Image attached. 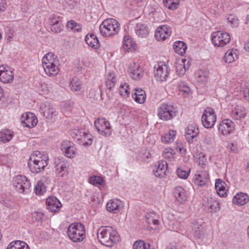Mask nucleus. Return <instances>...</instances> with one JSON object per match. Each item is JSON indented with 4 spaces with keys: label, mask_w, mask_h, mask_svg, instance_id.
Listing matches in <instances>:
<instances>
[{
    "label": "nucleus",
    "mask_w": 249,
    "mask_h": 249,
    "mask_svg": "<svg viewBox=\"0 0 249 249\" xmlns=\"http://www.w3.org/2000/svg\"><path fill=\"white\" fill-rule=\"evenodd\" d=\"M49 157L45 153L38 151L33 152L29 159L28 166L30 171L37 174L43 171L49 163Z\"/></svg>",
    "instance_id": "nucleus-1"
},
{
    "label": "nucleus",
    "mask_w": 249,
    "mask_h": 249,
    "mask_svg": "<svg viewBox=\"0 0 249 249\" xmlns=\"http://www.w3.org/2000/svg\"><path fill=\"white\" fill-rule=\"evenodd\" d=\"M42 64L45 73L50 77L56 75L60 71L57 56L53 53H46L42 58Z\"/></svg>",
    "instance_id": "nucleus-2"
},
{
    "label": "nucleus",
    "mask_w": 249,
    "mask_h": 249,
    "mask_svg": "<svg viewBox=\"0 0 249 249\" xmlns=\"http://www.w3.org/2000/svg\"><path fill=\"white\" fill-rule=\"evenodd\" d=\"M97 238L101 244L107 247H112L119 241L117 232L109 226L100 227L97 231Z\"/></svg>",
    "instance_id": "nucleus-3"
},
{
    "label": "nucleus",
    "mask_w": 249,
    "mask_h": 249,
    "mask_svg": "<svg viewBox=\"0 0 249 249\" xmlns=\"http://www.w3.org/2000/svg\"><path fill=\"white\" fill-rule=\"evenodd\" d=\"M101 35L105 37L114 36L120 30L119 22L114 18H107L104 20L99 27Z\"/></svg>",
    "instance_id": "nucleus-4"
},
{
    "label": "nucleus",
    "mask_w": 249,
    "mask_h": 249,
    "mask_svg": "<svg viewBox=\"0 0 249 249\" xmlns=\"http://www.w3.org/2000/svg\"><path fill=\"white\" fill-rule=\"evenodd\" d=\"M67 234L69 239L73 242H80L86 237L85 227L80 223H71L68 228Z\"/></svg>",
    "instance_id": "nucleus-5"
},
{
    "label": "nucleus",
    "mask_w": 249,
    "mask_h": 249,
    "mask_svg": "<svg viewBox=\"0 0 249 249\" xmlns=\"http://www.w3.org/2000/svg\"><path fill=\"white\" fill-rule=\"evenodd\" d=\"M177 113V109L173 105L167 103L161 104L157 109V116L162 121L172 120L176 116Z\"/></svg>",
    "instance_id": "nucleus-6"
},
{
    "label": "nucleus",
    "mask_w": 249,
    "mask_h": 249,
    "mask_svg": "<svg viewBox=\"0 0 249 249\" xmlns=\"http://www.w3.org/2000/svg\"><path fill=\"white\" fill-rule=\"evenodd\" d=\"M12 185L16 191L19 193H27L31 187V182L28 178L23 175H17L13 177Z\"/></svg>",
    "instance_id": "nucleus-7"
},
{
    "label": "nucleus",
    "mask_w": 249,
    "mask_h": 249,
    "mask_svg": "<svg viewBox=\"0 0 249 249\" xmlns=\"http://www.w3.org/2000/svg\"><path fill=\"white\" fill-rule=\"evenodd\" d=\"M211 38L213 44L217 47L226 46L230 42L231 39L230 35L227 32L222 31L213 32Z\"/></svg>",
    "instance_id": "nucleus-8"
},
{
    "label": "nucleus",
    "mask_w": 249,
    "mask_h": 249,
    "mask_svg": "<svg viewBox=\"0 0 249 249\" xmlns=\"http://www.w3.org/2000/svg\"><path fill=\"white\" fill-rule=\"evenodd\" d=\"M216 120V114L213 108L207 107L204 109L201 117V122L205 128H212L214 125Z\"/></svg>",
    "instance_id": "nucleus-9"
},
{
    "label": "nucleus",
    "mask_w": 249,
    "mask_h": 249,
    "mask_svg": "<svg viewBox=\"0 0 249 249\" xmlns=\"http://www.w3.org/2000/svg\"><path fill=\"white\" fill-rule=\"evenodd\" d=\"M54 165L55 173L57 177L63 178L68 175L70 163L67 160L63 157L56 158Z\"/></svg>",
    "instance_id": "nucleus-10"
},
{
    "label": "nucleus",
    "mask_w": 249,
    "mask_h": 249,
    "mask_svg": "<svg viewBox=\"0 0 249 249\" xmlns=\"http://www.w3.org/2000/svg\"><path fill=\"white\" fill-rule=\"evenodd\" d=\"M95 127L98 133L103 136H109L112 133L110 122L105 118H100L94 121Z\"/></svg>",
    "instance_id": "nucleus-11"
},
{
    "label": "nucleus",
    "mask_w": 249,
    "mask_h": 249,
    "mask_svg": "<svg viewBox=\"0 0 249 249\" xmlns=\"http://www.w3.org/2000/svg\"><path fill=\"white\" fill-rule=\"evenodd\" d=\"M154 76L157 81H166L170 74V69L169 66L162 63H159L154 67Z\"/></svg>",
    "instance_id": "nucleus-12"
},
{
    "label": "nucleus",
    "mask_w": 249,
    "mask_h": 249,
    "mask_svg": "<svg viewBox=\"0 0 249 249\" xmlns=\"http://www.w3.org/2000/svg\"><path fill=\"white\" fill-rule=\"evenodd\" d=\"M40 112L49 121H53L57 114L54 106L48 102L40 104Z\"/></svg>",
    "instance_id": "nucleus-13"
},
{
    "label": "nucleus",
    "mask_w": 249,
    "mask_h": 249,
    "mask_svg": "<svg viewBox=\"0 0 249 249\" xmlns=\"http://www.w3.org/2000/svg\"><path fill=\"white\" fill-rule=\"evenodd\" d=\"M203 209L207 213H213L218 211L220 209L219 200L214 197L208 198L203 204Z\"/></svg>",
    "instance_id": "nucleus-14"
},
{
    "label": "nucleus",
    "mask_w": 249,
    "mask_h": 249,
    "mask_svg": "<svg viewBox=\"0 0 249 249\" xmlns=\"http://www.w3.org/2000/svg\"><path fill=\"white\" fill-rule=\"evenodd\" d=\"M60 149L64 155L68 158L72 159L76 156L77 149L73 143L69 141H63L61 142Z\"/></svg>",
    "instance_id": "nucleus-15"
},
{
    "label": "nucleus",
    "mask_w": 249,
    "mask_h": 249,
    "mask_svg": "<svg viewBox=\"0 0 249 249\" xmlns=\"http://www.w3.org/2000/svg\"><path fill=\"white\" fill-rule=\"evenodd\" d=\"M14 74L13 70L8 66H0V81L7 84L11 83L14 80Z\"/></svg>",
    "instance_id": "nucleus-16"
},
{
    "label": "nucleus",
    "mask_w": 249,
    "mask_h": 249,
    "mask_svg": "<svg viewBox=\"0 0 249 249\" xmlns=\"http://www.w3.org/2000/svg\"><path fill=\"white\" fill-rule=\"evenodd\" d=\"M235 129L234 123L230 119L223 120L219 124L218 129L219 133L223 136H228L231 134Z\"/></svg>",
    "instance_id": "nucleus-17"
},
{
    "label": "nucleus",
    "mask_w": 249,
    "mask_h": 249,
    "mask_svg": "<svg viewBox=\"0 0 249 249\" xmlns=\"http://www.w3.org/2000/svg\"><path fill=\"white\" fill-rule=\"evenodd\" d=\"M20 122L23 126L27 128L34 127L37 124V119L36 115L31 112L23 113L20 118Z\"/></svg>",
    "instance_id": "nucleus-18"
},
{
    "label": "nucleus",
    "mask_w": 249,
    "mask_h": 249,
    "mask_svg": "<svg viewBox=\"0 0 249 249\" xmlns=\"http://www.w3.org/2000/svg\"><path fill=\"white\" fill-rule=\"evenodd\" d=\"M92 135L88 131H77L75 139L78 143L85 146H89L92 143Z\"/></svg>",
    "instance_id": "nucleus-19"
},
{
    "label": "nucleus",
    "mask_w": 249,
    "mask_h": 249,
    "mask_svg": "<svg viewBox=\"0 0 249 249\" xmlns=\"http://www.w3.org/2000/svg\"><path fill=\"white\" fill-rule=\"evenodd\" d=\"M172 31L170 27L167 25H162L157 27L155 37L157 41H164L171 35Z\"/></svg>",
    "instance_id": "nucleus-20"
},
{
    "label": "nucleus",
    "mask_w": 249,
    "mask_h": 249,
    "mask_svg": "<svg viewBox=\"0 0 249 249\" xmlns=\"http://www.w3.org/2000/svg\"><path fill=\"white\" fill-rule=\"evenodd\" d=\"M130 77L134 80H139L143 75V70L139 63L130 62L128 69Z\"/></svg>",
    "instance_id": "nucleus-21"
},
{
    "label": "nucleus",
    "mask_w": 249,
    "mask_h": 249,
    "mask_svg": "<svg viewBox=\"0 0 249 249\" xmlns=\"http://www.w3.org/2000/svg\"><path fill=\"white\" fill-rule=\"evenodd\" d=\"M124 206L123 201L117 198L110 199L106 204L107 210L113 213L120 212L123 209Z\"/></svg>",
    "instance_id": "nucleus-22"
},
{
    "label": "nucleus",
    "mask_w": 249,
    "mask_h": 249,
    "mask_svg": "<svg viewBox=\"0 0 249 249\" xmlns=\"http://www.w3.org/2000/svg\"><path fill=\"white\" fill-rule=\"evenodd\" d=\"M194 179L195 184L198 186H202L207 183L209 180V174L205 170H197L195 174Z\"/></svg>",
    "instance_id": "nucleus-23"
},
{
    "label": "nucleus",
    "mask_w": 249,
    "mask_h": 249,
    "mask_svg": "<svg viewBox=\"0 0 249 249\" xmlns=\"http://www.w3.org/2000/svg\"><path fill=\"white\" fill-rule=\"evenodd\" d=\"M199 129L194 123L189 124L185 129L186 139L189 142H193L194 139L199 134Z\"/></svg>",
    "instance_id": "nucleus-24"
},
{
    "label": "nucleus",
    "mask_w": 249,
    "mask_h": 249,
    "mask_svg": "<svg viewBox=\"0 0 249 249\" xmlns=\"http://www.w3.org/2000/svg\"><path fill=\"white\" fill-rule=\"evenodd\" d=\"M46 204L47 209L52 213L59 211L62 207L60 201L54 196L48 197L46 201Z\"/></svg>",
    "instance_id": "nucleus-25"
},
{
    "label": "nucleus",
    "mask_w": 249,
    "mask_h": 249,
    "mask_svg": "<svg viewBox=\"0 0 249 249\" xmlns=\"http://www.w3.org/2000/svg\"><path fill=\"white\" fill-rule=\"evenodd\" d=\"M122 49L127 53L133 52L136 50V44L131 36L128 35L124 36Z\"/></svg>",
    "instance_id": "nucleus-26"
},
{
    "label": "nucleus",
    "mask_w": 249,
    "mask_h": 249,
    "mask_svg": "<svg viewBox=\"0 0 249 249\" xmlns=\"http://www.w3.org/2000/svg\"><path fill=\"white\" fill-rule=\"evenodd\" d=\"M167 171V163L165 161H159L156 162L153 169V173L155 176L163 178Z\"/></svg>",
    "instance_id": "nucleus-27"
},
{
    "label": "nucleus",
    "mask_w": 249,
    "mask_h": 249,
    "mask_svg": "<svg viewBox=\"0 0 249 249\" xmlns=\"http://www.w3.org/2000/svg\"><path fill=\"white\" fill-rule=\"evenodd\" d=\"M215 188L217 194L220 197H226L228 190L227 184L221 179H217L215 182Z\"/></svg>",
    "instance_id": "nucleus-28"
},
{
    "label": "nucleus",
    "mask_w": 249,
    "mask_h": 249,
    "mask_svg": "<svg viewBox=\"0 0 249 249\" xmlns=\"http://www.w3.org/2000/svg\"><path fill=\"white\" fill-rule=\"evenodd\" d=\"M246 115V109L241 106H236L232 109L231 112V117L234 120H237L244 119Z\"/></svg>",
    "instance_id": "nucleus-29"
},
{
    "label": "nucleus",
    "mask_w": 249,
    "mask_h": 249,
    "mask_svg": "<svg viewBox=\"0 0 249 249\" xmlns=\"http://www.w3.org/2000/svg\"><path fill=\"white\" fill-rule=\"evenodd\" d=\"M209 72L206 71L199 70L195 73V79L198 86L204 85L208 81Z\"/></svg>",
    "instance_id": "nucleus-30"
},
{
    "label": "nucleus",
    "mask_w": 249,
    "mask_h": 249,
    "mask_svg": "<svg viewBox=\"0 0 249 249\" xmlns=\"http://www.w3.org/2000/svg\"><path fill=\"white\" fill-rule=\"evenodd\" d=\"M146 97L145 91L141 88L135 89L132 93V98L139 104H143L145 101Z\"/></svg>",
    "instance_id": "nucleus-31"
},
{
    "label": "nucleus",
    "mask_w": 249,
    "mask_h": 249,
    "mask_svg": "<svg viewBox=\"0 0 249 249\" xmlns=\"http://www.w3.org/2000/svg\"><path fill=\"white\" fill-rule=\"evenodd\" d=\"M249 201V196L246 194L240 192L235 195L232 198V203L236 205L242 206L247 203Z\"/></svg>",
    "instance_id": "nucleus-32"
},
{
    "label": "nucleus",
    "mask_w": 249,
    "mask_h": 249,
    "mask_svg": "<svg viewBox=\"0 0 249 249\" xmlns=\"http://www.w3.org/2000/svg\"><path fill=\"white\" fill-rule=\"evenodd\" d=\"M174 196L177 200L182 203L187 199V195L185 190L181 186H177L174 189Z\"/></svg>",
    "instance_id": "nucleus-33"
},
{
    "label": "nucleus",
    "mask_w": 249,
    "mask_h": 249,
    "mask_svg": "<svg viewBox=\"0 0 249 249\" xmlns=\"http://www.w3.org/2000/svg\"><path fill=\"white\" fill-rule=\"evenodd\" d=\"M134 30L136 35L141 38L146 37L149 32L147 25L142 23H137L134 28Z\"/></svg>",
    "instance_id": "nucleus-34"
},
{
    "label": "nucleus",
    "mask_w": 249,
    "mask_h": 249,
    "mask_svg": "<svg viewBox=\"0 0 249 249\" xmlns=\"http://www.w3.org/2000/svg\"><path fill=\"white\" fill-rule=\"evenodd\" d=\"M85 41L88 45L93 49H97L100 46L97 36L93 34H88L85 37Z\"/></svg>",
    "instance_id": "nucleus-35"
},
{
    "label": "nucleus",
    "mask_w": 249,
    "mask_h": 249,
    "mask_svg": "<svg viewBox=\"0 0 249 249\" xmlns=\"http://www.w3.org/2000/svg\"><path fill=\"white\" fill-rule=\"evenodd\" d=\"M177 131L174 130H169L167 132L161 135V142L165 144L172 143L176 138Z\"/></svg>",
    "instance_id": "nucleus-36"
},
{
    "label": "nucleus",
    "mask_w": 249,
    "mask_h": 249,
    "mask_svg": "<svg viewBox=\"0 0 249 249\" xmlns=\"http://www.w3.org/2000/svg\"><path fill=\"white\" fill-rule=\"evenodd\" d=\"M238 58L237 51L236 49H230L225 53L223 60L226 63H231Z\"/></svg>",
    "instance_id": "nucleus-37"
},
{
    "label": "nucleus",
    "mask_w": 249,
    "mask_h": 249,
    "mask_svg": "<svg viewBox=\"0 0 249 249\" xmlns=\"http://www.w3.org/2000/svg\"><path fill=\"white\" fill-rule=\"evenodd\" d=\"M146 221L147 224L151 227L152 229H155L159 225V216L155 213L152 212L147 213L145 215Z\"/></svg>",
    "instance_id": "nucleus-38"
},
{
    "label": "nucleus",
    "mask_w": 249,
    "mask_h": 249,
    "mask_svg": "<svg viewBox=\"0 0 249 249\" xmlns=\"http://www.w3.org/2000/svg\"><path fill=\"white\" fill-rule=\"evenodd\" d=\"M173 48L177 53L183 55L186 53L187 45L182 41H177L174 43Z\"/></svg>",
    "instance_id": "nucleus-39"
},
{
    "label": "nucleus",
    "mask_w": 249,
    "mask_h": 249,
    "mask_svg": "<svg viewBox=\"0 0 249 249\" xmlns=\"http://www.w3.org/2000/svg\"><path fill=\"white\" fill-rule=\"evenodd\" d=\"M6 249H30V248L25 242L16 240L9 244Z\"/></svg>",
    "instance_id": "nucleus-40"
},
{
    "label": "nucleus",
    "mask_w": 249,
    "mask_h": 249,
    "mask_svg": "<svg viewBox=\"0 0 249 249\" xmlns=\"http://www.w3.org/2000/svg\"><path fill=\"white\" fill-rule=\"evenodd\" d=\"M14 136V132L10 129H3L0 131V141L3 143L9 142Z\"/></svg>",
    "instance_id": "nucleus-41"
},
{
    "label": "nucleus",
    "mask_w": 249,
    "mask_h": 249,
    "mask_svg": "<svg viewBox=\"0 0 249 249\" xmlns=\"http://www.w3.org/2000/svg\"><path fill=\"white\" fill-rule=\"evenodd\" d=\"M186 60L185 59H179L177 61L176 63V70L178 75L182 76L184 74L186 71L185 63Z\"/></svg>",
    "instance_id": "nucleus-42"
},
{
    "label": "nucleus",
    "mask_w": 249,
    "mask_h": 249,
    "mask_svg": "<svg viewBox=\"0 0 249 249\" xmlns=\"http://www.w3.org/2000/svg\"><path fill=\"white\" fill-rule=\"evenodd\" d=\"M117 82V76L113 72H109L106 79V85L107 89H112L113 88Z\"/></svg>",
    "instance_id": "nucleus-43"
},
{
    "label": "nucleus",
    "mask_w": 249,
    "mask_h": 249,
    "mask_svg": "<svg viewBox=\"0 0 249 249\" xmlns=\"http://www.w3.org/2000/svg\"><path fill=\"white\" fill-rule=\"evenodd\" d=\"M193 233L195 238L200 239L203 235L204 231L201 225L194 223L192 226Z\"/></svg>",
    "instance_id": "nucleus-44"
},
{
    "label": "nucleus",
    "mask_w": 249,
    "mask_h": 249,
    "mask_svg": "<svg viewBox=\"0 0 249 249\" xmlns=\"http://www.w3.org/2000/svg\"><path fill=\"white\" fill-rule=\"evenodd\" d=\"M202 138L204 143L211 145L214 141V134L212 132H205L203 134Z\"/></svg>",
    "instance_id": "nucleus-45"
},
{
    "label": "nucleus",
    "mask_w": 249,
    "mask_h": 249,
    "mask_svg": "<svg viewBox=\"0 0 249 249\" xmlns=\"http://www.w3.org/2000/svg\"><path fill=\"white\" fill-rule=\"evenodd\" d=\"M179 0H163L164 5L169 10L174 11L179 6Z\"/></svg>",
    "instance_id": "nucleus-46"
},
{
    "label": "nucleus",
    "mask_w": 249,
    "mask_h": 249,
    "mask_svg": "<svg viewBox=\"0 0 249 249\" xmlns=\"http://www.w3.org/2000/svg\"><path fill=\"white\" fill-rule=\"evenodd\" d=\"M66 26L68 30L73 32H80L82 31V26L73 20L68 21Z\"/></svg>",
    "instance_id": "nucleus-47"
},
{
    "label": "nucleus",
    "mask_w": 249,
    "mask_h": 249,
    "mask_svg": "<svg viewBox=\"0 0 249 249\" xmlns=\"http://www.w3.org/2000/svg\"><path fill=\"white\" fill-rule=\"evenodd\" d=\"M119 93L123 97H128L130 93L129 85L126 83L121 84L119 87Z\"/></svg>",
    "instance_id": "nucleus-48"
},
{
    "label": "nucleus",
    "mask_w": 249,
    "mask_h": 249,
    "mask_svg": "<svg viewBox=\"0 0 249 249\" xmlns=\"http://www.w3.org/2000/svg\"><path fill=\"white\" fill-rule=\"evenodd\" d=\"M89 182L90 184L97 186H104L105 185V181L103 178L97 176H92L89 178Z\"/></svg>",
    "instance_id": "nucleus-49"
},
{
    "label": "nucleus",
    "mask_w": 249,
    "mask_h": 249,
    "mask_svg": "<svg viewBox=\"0 0 249 249\" xmlns=\"http://www.w3.org/2000/svg\"><path fill=\"white\" fill-rule=\"evenodd\" d=\"M62 23V17L60 16L58 14H52L50 15L49 18L50 25L55 24H59Z\"/></svg>",
    "instance_id": "nucleus-50"
},
{
    "label": "nucleus",
    "mask_w": 249,
    "mask_h": 249,
    "mask_svg": "<svg viewBox=\"0 0 249 249\" xmlns=\"http://www.w3.org/2000/svg\"><path fill=\"white\" fill-rule=\"evenodd\" d=\"M196 162L198 163V166L202 168L203 170L206 168L207 160L206 156L202 153H200L197 155Z\"/></svg>",
    "instance_id": "nucleus-51"
},
{
    "label": "nucleus",
    "mask_w": 249,
    "mask_h": 249,
    "mask_svg": "<svg viewBox=\"0 0 249 249\" xmlns=\"http://www.w3.org/2000/svg\"><path fill=\"white\" fill-rule=\"evenodd\" d=\"M34 191L37 195H42L46 191V187L41 181H38L35 186Z\"/></svg>",
    "instance_id": "nucleus-52"
},
{
    "label": "nucleus",
    "mask_w": 249,
    "mask_h": 249,
    "mask_svg": "<svg viewBox=\"0 0 249 249\" xmlns=\"http://www.w3.org/2000/svg\"><path fill=\"white\" fill-rule=\"evenodd\" d=\"M162 156L165 159L172 160L174 159L175 153L174 150L170 147L165 148L162 152Z\"/></svg>",
    "instance_id": "nucleus-53"
},
{
    "label": "nucleus",
    "mask_w": 249,
    "mask_h": 249,
    "mask_svg": "<svg viewBox=\"0 0 249 249\" xmlns=\"http://www.w3.org/2000/svg\"><path fill=\"white\" fill-rule=\"evenodd\" d=\"M37 91L39 94L42 95H47L50 91V88L49 85L45 83H39Z\"/></svg>",
    "instance_id": "nucleus-54"
},
{
    "label": "nucleus",
    "mask_w": 249,
    "mask_h": 249,
    "mask_svg": "<svg viewBox=\"0 0 249 249\" xmlns=\"http://www.w3.org/2000/svg\"><path fill=\"white\" fill-rule=\"evenodd\" d=\"M177 88L179 91L183 93L188 94L191 92L190 87L185 82L179 81L177 85Z\"/></svg>",
    "instance_id": "nucleus-55"
},
{
    "label": "nucleus",
    "mask_w": 249,
    "mask_h": 249,
    "mask_svg": "<svg viewBox=\"0 0 249 249\" xmlns=\"http://www.w3.org/2000/svg\"><path fill=\"white\" fill-rule=\"evenodd\" d=\"M71 89L73 91H78L82 87L81 82L77 78H73L71 82Z\"/></svg>",
    "instance_id": "nucleus-56"
},
{
    "label": "nucleus",
    "mask_w": 249,
    "mask_h": 249,
    "mask_svg": "<svg viewBox=\"0 0 249 249\" xmlns=\"http://www.w3.org/2000/svg\"><path fill=\"white\" fill-rule=\"evenodd\" d=\"M228 23L232 28H236L239 25V20L233 15H230L227 17Z\"/></svg>",
    "instance_id": "nucleus-57"
},
{
    "label": "nucleus",
    "mask_w": 249,
    "mask_h": 249,
    "mask_svg": "<svg viewBox=\"0 0 249 249\" xmlns=\"http://www.w3.org/2000/svg\"><path fill=\"white\" fill-rule=\"evenodd\" d=\"M190 172V169L188 171L184 170L182 168H178L177 170V173L178 178L182 179H186Z\"/></svg>",
    "instance_id": "nucleus-58"
},
{
    "label": "nucleus",
    "mask_w": 249,
    "mask_h": 249,
    "mask_svg": "<svg viewBox=\"0 0 249 249\" xmlns=\"http://www.w3.org/2000/svg\"><path fill=\"white\" fill-rule=\"evenodd\" d=\"M147 246L143 241H138L134 243L133 249H146Z\"/></svg>",
    "instance_id": "nucleus-59"
},
{
    "label": "nucleus",
    "mask_w": 249,
    "mask_h": 249,
    "mask_svg": "<svg viewBox=\"0 0 249 249\" xmlns=\"http://www.w3.org/2000/svg\"><path fill=\"white\" fill-rule=\"evenodd\" d=\"M50 26L51 31L54 33H60L63 28V25H62V23H60L59 24H53Z\"/></svg>",
    "instance_id": "nucleus-60"
},
{
    "label": "nucleus",
    "mask_w": 249,
    "mask_h": 249,
    "mask_svg": "<svg viewBox=\"0 0 249 249\" xmlns=\"http://www.w3.org/2000/svg\"><path fill=\"white\" fill-rule=\"evenodd\" d=\"M7 7L6 0H0V13L4 11Z\"/></svg>",
    "instance_id": "nucleus-61"
},
{
    "label": "nucleus",
    "mask_w": 249,
    "mask_h": 249,
    "mask_svg": "<svg viewBox=\"0 0 249 249\" xmlns=\"http://www.w3.org/2000/svg\"><path fill=\"white\" fill-rule=\"evenodd\" d=\"M243 89V94L244 98L249 101V86L245 85Z\"/></svg>",
    "instance_id": "nucleus-62"
},
{
    "label": "nucleus",
    "mask_w": 249,
    "mask_h": 249,
    "mask_svg": "<svg viewBox=\"0 0 249 249\" xmlns=\"http://www.w3.org/2000/svg\"><path fill=\"white\" fill-rule=\"evenodd\" d=\"M7 157L5 155L0 156V161L3 164L7 163Z\"/></svg>",
    "instance_id": "nucleus-63"
},
{
    "label": "nucleus",
    "mask_w": 249,
    "mask_h": 249,
    "mask_svg": "<svg viewBox=\"0 0 249 249\" xmlns=\"http://www.w3.org/2000/svg\"><path fill=\"white\" fill-rule=\"evenodd\" d=\"M177 150L179 151L181 154H184L186 153V149L184 147H178Z\"/></svg>",
    "instance_id": "nucleus-64"
}]
</instances>
